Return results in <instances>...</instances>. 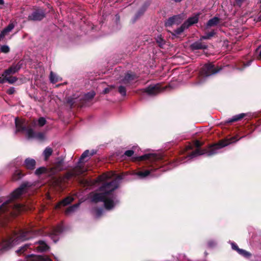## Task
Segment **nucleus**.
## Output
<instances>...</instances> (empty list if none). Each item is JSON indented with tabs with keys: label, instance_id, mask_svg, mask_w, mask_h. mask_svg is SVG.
I'll list each match as a JSON object with an SVG mask.
<instances>
[{
	"label": "nucleus",
	"instance_id": "obj_26",
	"mask_svg": "<svg viewBox=\"0 0 261 261\" xmlns=\"http://www.w3.org/2000/svg\"><path fill=\"white\" fill-rule=\"evenodd\" d=\"M81 173L82 171L81 170V169H80L79 171H77L76 169H74L72 171L68 172L66 174V176L67 178L69 179L73 177H76Z\"/></svg>",
	"mask_w": 261,
	"mask_h": 261
},
{
	"label": "nucleus",
	"instance_id": "obj_29",
	"mask_svg": "<svg viewBox=\"0 0 261 261\" xmlns=\"http://www.w3.org/2000/svg\"><path fill=\"white\" fill-rule=\"evenodd\" d=\"M24 176V174L21 170H18L15 171L13 176L14 180H18Z\"/></svg>",
	"mask_w": 261,
	"mask_h": 261
},
{
	"label": "nucleus",
	"instance_id": "obj_35",
	"mask_svg": "<svg viewBox=\"0 0 261 261\" xmlns=\"http://www.w3.org/2000/svg\"><path fill=\"white\" fill-rule=\"evenodd\" d=\"M125 85L121 84L118 87V92L121 94L122 96H125L126 95V89Z\"/></svg>",
	"mask_w": 261,
	"mask_h": 261
},
{
	"label": "nucleus",
	"instance_id": "obj_28",
	"mask_svg": "<svg viewBox=\"0 0 261 261\" xmlns=\"http://www.w3.org/2000/svg\"><path fill=\"white\" fill-rule=\"evenodd\" d=\"M29 233L28 232H24L21 231L20 233L17 236V240L24 241L29 239L28 236Z\"/></svg>",
	"mask_w": 261,
	"mask_h": 261
},
{
	"label": "nucleus",
	"instance_id": "obj_33",
	"mask_svg": "<svg viewBox=\"0 0 261 261\" xmlns=\"http://www.w3.org/2000/svg\"><path fill=\"white\" fill-rule=\"evenodd\" d=\"M145 11V10L141 7L136 13L133 19V22H135L139 18L142 16Z\"/></svg>",
	"mask_w": 261,
	"mask_h": 261
},
{
	"label": "nucleus",
	"instance_id": "obj_58",
	"mask_svg": "<svg viewBox=\"0 0 261 261\" xmlns=\"http://www.w3.org/2000/svg\"><path fill=\"white\" fill-rule=\"evenodd\" d=\"M4 3L5 2L4 0H0V5H3L4 4Z\"/></svg>",
	"mask_w": 261,
	"mask_h": 261
},
{
	"label": "nucleus",
	"instance_id": "obj_32",
	"mask_svg": "<svg viewBox=\"0 0 261 261\" xmlns=\"http://www.w3.org/2000/svg\"><path fill=\"white\" fill-rule=\"evenodd\" d=\"M30 245L25 244L24 245L19 247V248L16 251V253L18 255L23 254L29 248Z\"/></svg>",
	"mask_w": 261,
	"mask_h": 261
},
{
	"label": "nucleus",
	"instance_id": "obj_37",
	"mask_svg": "<svg viewBox=\"0 0 261 261\" xmlns=\"http://www.w3.org/2000/svg\"><path fill=\"white\" fill-rule=\"evenodd\" d=\"M47 172V169L45 167H41L37 169L35 171V174L37 176H40Z\"/></svg>",
	"mask_w": 261,
	"mask_h": 261
},
{
	"label": "nucleus",
	"instance_id": "obj_54",
	"mask_svg": "<svg viewBox=\"0 0 261 261\" xmlns=\"http://www.w3.org/2000/svg\"><path fill=\"white\" fill-rule=\"evenodd\" d=\"M255 51L257 53L259 51L258 55L256 57V59L258 60L261 61V45L258 46L255 50Z\"/></svg>",
	"mask_w": 261,
	"mask_h": 261
},
{
	"label": "nucleus",
	"instance_id": "obj_40",
	"mask_svg": "<svg viewBox=\"0 0 261 261\" xmlns=\"http://www.w3.org/2000/svg\"><path fill=\"white\" fill-rule=\"evenodd\" d=\"M90 155V151L89 150H85L81 155L79 160V163H82L84 161V160Z\"/></svg>",
	"mask_w": 261,
	"mask_h": 261
},
{
	"label": "nucleus",
	"instance_id": "obj_7",
	"mask_svg": "<svg viewBox=\"0 0 261 261\" xmlns=\"http://www.w3.org/2000/svg\"><path fill=\"white\" fill-rule=\"evenodd\" d=\"M15 124L16 128V132L27 131L31 128L29 126L28 121H26L24 119H19L16 117L15 119Z\"/></svg>",
	"mask_w": 261,
	"mask_h": 261
},
{
	"label": "nucleus",
	"instance_id": "obj_38",
	"mask_svg": "<svg viewBox=\"0 0 261 261\" xmlns=\"http://www.w3.org/2000/svg\"><path fill=\"white\" fill-rule=\"evenodd\" d=\"M49 79L50 82L55 84L59 81V78L58 76L56 75L53 71H51L50 73Z\"/></svg>",
	"mask_w": 261,
	"mask_h": 261
},
{
	"label": "nucleus",
	"instance_id": "obj_47",
	"mask_svg": "<svg viewBox=\"0 0 261 261\" xmlns=\"http://www.w3.org/2000/svg\"><path fill=\"white\" fill-rule=\"evenodd\" d=\"M187 157H179L176 159L175 163V166H177L178 165L184 162V160L186 159Z\"/></svg>",
	"mask_w": 261,
	"mask_h": 261
},
{
	"label": "nucleus",
	"instance_id": "obj_4",
	"mask_svg": "<svg viewBox=\"0 0 261 261\" xmlns=\"http://www.w3.org/2000/svg\"><path fill=\"white\" fill-rule=\"evenodd\" d=\"M115 198L112 195L94 193L91 196V201L95 203L103 202L105 208L107 210H111L115 207L116 203L117 202V201L116 202L114 201Z\"/></svg>",
	"mask_w": 261,
	"mask_h": 261
},
{
	"label": "nucleus",
	"instance_id": "obj_2",
	"mask_svg": "<svg viewBox=\"0 0 261 261\" xmlns=\"http://www.w3.org/2000/svg\"><path fill=\"white\" fill-rule=\"evenodd\" d=\"M32 184L28 181H24L22 182L21 185L16 189H15L11 194V198L5 201L0 206V213H4L8 211L10 208H13L15 207L17 209L19 210L20 206L18 205H15L12 203V201L18 198L20 195H21L24 192H25L26 189L28 188H30L32 186Z\"/></svg>",
	"mask_w": 261,
	"mask_h": 261
},
{
	"label": "nucleus",
	"instance_id": "obj_11",
	"mask_svg": "<svg viewBox=\"0 0 261 261\" xmlns=\"http://www.w3.org/2000/svg\"><path fill=\"white\" fill-rule=\"evenodd\" d=\"M182 21V17L180 15H176L168 18L165 21L166 27H171L174 24H179Z\"/></svg>",
	"mask_w": 261,
	"mask_h": 261
},
{
	"label": "nucleus",
	"instance_id": "obj_41",
	"mask_svg": "<svg viewBox=\"0 0 261 261\" xmlns=\"http://www.w3.org/2000/svg\"><path fill=\"white\" fill-rule=\"evenodd\" d=\"M90 155V151L89 150H85L81 155L79 160V163H82L84 161V160Z\"/></svg>",
	"mask_w": 261,
	"mask_h": 261
},
{
	"label": "nucleus",
	"instance_id": "obj_30",
	"mask_svg": "<svg viewBox=\"0 0 261 261\" xmlns=\"http://www.w3.org/2000/svg\"><path fill=\"white\" fill-rule=\"evenodd\" d=\"M22 65V62L21 61H19L17 63H14L10 66L13 68L14 70V72L16 73L18 72L19 70L21 69Z\"/></svg>",
	"mask_w": 261,
	"mask_h": 261
},
{
	"label": "nucleus",
	"instance_id": "obj_5",
	"mask_svg": "<svg viewBox=\"0 0 261 261\" xmlns=\"http://www.w3.org/2000/svg\"><path fill=\"white\" fill-rule=\"evenodd\" d=\"M223 67L222 66L215 65L213 63L205 64L199 71V77L200 80L214 75L219 72Z\"/></svg>",
	"mask_w": 261,
	"mask_h": 261
},
{
	"label": "nucleus",
	"instance_id": "obj_18",
	"mask_svg": "<svg viewBox=\"0 0 261 261\" xmlns=\"http://www.w3.org/2000/svg\"><path fill=\"white\" fill-rule=\"evenodd\" d=\"M74 199L71 196H67L60 202H59L56 205V209H60L61 206H65L71 203Z\"/></svg>",
	"mask_w": 261,
	"mask_h": 261
},
{
	"label": "nucleus",
	"instance_id": "obj_46",
	"mask_svg": "<svg viewBox=\"0 0 261 261\" xmlns=\"http://www.w3.org/2000/svg\"><path fill=\"white\" fill-rule=\"evenodd\" d=\"M38 122L40 126H43L46 124V120L44 117H40L38 120Z\"/></svg>",
	"mask_w": 261,
	"mask_h": 261
},
{
	"label": "nucleus",
	"instance_id": "obj_14",
	"mask_svg": "<svg viewBox=\"0 0 261 261\" xmlns=\"http://www.w3.org/2000/svg\"><path fill=\"white\" fill-rule=\"evenodd\" d=\"M18 80V77L13 75L2 76L0 77V84H4L7 82L9 84L12 85L16 82Z\"/></svg>",
	"mask_w": 261,
	"mask_h": 261
},
{
	"label": "nucleus",
	"instance_id": "obj_55",
	"mask_svg": "<svg viewBox=\"0 0 261 261\" xmlns=\"http://www.w3.org/2000/svg\"><path fill=\"white\" fill-rule=\"evenodd\" d=\"M15 92V89L14 87H10L9 89H8L7 91H6V93L8 94V95H12Z\"/></svg>",
	"mask_w": 261,
	"mask_h": 261
},
{
	"label": "nucleus",
	"instance_id": "obj_6",
	"mask_svg": "<svg viewBox=\"0 0 261 261\" xmlns=\"http://www.w3.org/2000/svg\"><path fill=\"white\" fill-rule=\"evenodd\" d=\"M46 16L45 11L43 9H37L28 16V20L31 21H41Z\"/></svg>",
	"mask_w": 261,
	"mask_h": 261
},
{
	"label": "nucleus",
	"instance_id": "obj_17",
	"mask_svg": "<svg viewBox=\"0 0 261 261\" xmlns=\"http://www.w3.org/2000/svg\"><path fill=\"white\" fill-rule=\"evenodd\" d=\"M200 15V13H196L194 16L189 17L184 22V24H186V26L187 27V28L198 22Z\"/></svg>",
	"mask_w": 261,
	"mask_h": 261
},
{
	"label": "nucleus",
	"instance_id": "obj_50",
	"mask_svg": "<svg viewBox=\"0 0 261 261\" xmlns=\"http://www.w3.org/2000/svg\"><path fill=\"white\" fill-rule=\"evenodd\" d=\"M150 4L151 1L150 0H147L144 3L143 5L141 6V8H142L143 9L146 11L147 8L150 6Z\"/></svg>",
	"mask_w": 261,
	"mask_h": 261
},
{
	"label": "nucleus",
	"instance_id": "obj_53",
	"mask_svg": "<svg viewBox=\"0 0 261 261\" xmlns=\"http://www.w3.org/2000/svg\"><path fill=\"white\" fill-rule=\"evenodd\" d=\"M231 248L233 250L236 251L238 253L239 252V250L241 249L239 248L238 246L234 242H232L231 243Z\"/></svg>",
	"mask_w": 261,
	"mask_h": 261
},
{
	"label": "nucleus",
	"instance_id": "obj_24",
	"mask_svg": "<svg viewBox=\"0 0 261 261\" xmlns=\"http://www.w3.org/2000/svg\"><path fill=\"white\" fill-rule=\"evenodd\" d=\"M153 170L154 169L151 168L149 170H146L144 171H138L136 173V175L140 178H143L149 175Z\"/></svg>",
	"mask_w": 261,
	"mask_h": 261
},
{
	"label": "nucleus",
	"instance_id": "obj_16",
	"mask_svg": "<svg viewBox=\"0 0 261 261\" xmlns=\"http://www.w3.org/2000/svg\"><path fill=\"white\" fill-rule=\"evenodd\" d=\"M95 95L94 92H90L84 95V96L80 99L81 101L80 107H82L87 102L92 100Z\"/></svg>",
	"mask_w": 261,
	"mask_h": 261
},
{
	"label": "nucleus",
	"instance_id": "obj_19",
	"mask_svg": "<svg viewBox=\"0 0 261 261\" xmlns=\"http://www.w3.org/2000/svg\"><path fill=\"white\" fill-rule=\"evenodd\" d=\"M64 169V160L63 159H60L58 161L56 162L53 167L51 168L53 172H60Z\"/></svg>",
	"mask_w": 261,
	"mask_h": 261
},
{
	"label": "nucleus",
	"instance_id": "obj_12",
	"mask_svg": "<svg viewBox=\"0 0 261 261\" xmlns=\"http://www.w3.org/2000/svg\"><path fill=\"white\" fill-rule=\"evenodd\" d=\"M27 136L29 139L35 138L40 141H42L44 139V134L43 133H35L32 128L28 129Z\"/></svg>",
	"mask_w": 261,
	"mask_h": 261
},
{
	"label": "nucleus",
	"instance_id": "obj_27",
	"mask_svg": "<svg viewBox=\"0 0 261 261\" xmlns=\"http://www.w3.org/2000/svg\"><path fill=\"white\" fill-rule=\"evenodd\" d=\"M53 152V150L52 148L50 147H46L44 151H43V155L44 156V160L47 161L49 158V156L52 154Z\"/></svg>",
	"mask_w": 261,
	"mask_h": 261
},
{
	"label": "nucleus",
	"instance_id": "obj_3",
	"mask_svg": "<svg viewBox=\"0 0 261 261\" xmlns=\"http://www.w3.org/2000/svg\"><path fill=\"white\" fill-rule=\"evenodd\" d=\"M100 180L102 181L101 185L99 187V194H105L107 195H112L113 192L116 190L119 186L122 177L118 175L117 177L111 181L107 179L108 178L107 175H104L100 177Z\"/></svg>",
	"mask_w": 261,
	"mask_h": 261
},
{
	"label": "nucleus",
	"instance_id": "obj_15",
	"mask_svg": "<svg viewBox=\"0 0 261 261\" xmlns=\"http://www.w3.org/2000/svg\"><path fill=\"white\" fill-rule=\"evenodd\" d=\"M201 41L202 40H200V39L199 41H196L192 43L190 46V48L192 50L207 49V45L204 43L202 42Z\"/></svg>",
	"mask_w": 261,
	"mask_h": 261
},
{
	"label": "nucleus",
	"instance_id": "obj_43",
	"mask_svg": "<svg viewBox=\"0 0 261 261\" xmlns=\"http://www.w3.org/2000/svg\"><path fill=\"white\" fill-rule=\"evenodd\" d=\"M63 227L61 225H58L53 228L52 232H53L54 233L57 235H59V234L63 232Z\"/></svg>",
	"mask_w": 261,
	"mask_h": 261
},
{
	"label": "nucleus",
	"instance_id": "obj_25",
	"mask_svg": "<svg viewBox=\"0 0 261 261\" xmlns=\"http://www.w3.org/2000/svg\"><path fill=\"white\" fill-rule=\"evenodd\" d=\"M188 29L187 27L186 26V24L182 23L181 25L178 28L176 29L172 33V35L176 36L180 35L185 29Z\"/></svg>",
	"mask_w": 261,
	"mask_h": 261
},
{
	"label": "nucleus",
	"instance_id": "obj_36",
	"mask_svg": "<svg viewBox=\"0 0 261 261\" xmlns=\"http://www.w3.org/2000/svg\"><path fill=\"white\" fill-rule=\"evenodd\" d=\"M238 253L246 258H249L252 256L251 253L242 249L239 250Z\"/></svg>",
	"mask_w": 261,
	"mask_h": 261
},
{
	"label": "nucleus",
	"instance_id": "obj_13",
	"mask_svg": "<svg viewBox=\"0 0 261 261\" xmlns=\"http://www.w3.org/2000/svg\"><path fill=\"white\" fill-rule=\"evenodd\" d=\"M36 165V161L32 158H27L22 165L23 167L27 170H33L35 169Z\"/></svg>",
	"mask_w": 261,
	"mask_h": 261
},
{
	"label": "nucleus",
	"instance_id": "obj_1",
	"mask_svg": "<svg viewBox=\"0 0 261 261\" xmlns=\"http://www.w3.org/2000/svg\"><path fill=\"white\" fill-rule=\"evenodd\" d=\"M236 137H233L229 139H226L219 141L218 143L210 145L206 148H200L203 145V143L199 140H195L194 142V146L197 148L194 151L191 152L188 157L190 159L198 155L206 154L207 156L213 155L218 152V150L228 145L237 141Z\"/></svg>",
	"mask_w": 261,
	"mask_h": 261
},
{
	"label": "nucleus",
	"instance_id": "obj_61",
	"mask_svg": "<svg viewBox=\"0 0 261 261\" xmlns=\"http://www.w3.org/2000/svg\"><path fill=\"white\" fill-rule=\"evenodd\" d=\"M259 21H261V14L258 16V18Z\"/></svg>",
	"mask_w": 261,
	"mask_h": 261
},
{
	"label": "nucleus",
	"instance_id": "obj_39",
	"mask_svg": "<svg viewBox=\"0 0 261 261\" xmlns=\"http://www.w3.org/2000/svg\"><path fill=\"white\" fill-rule=\"evenodd\" d=\"M79 205H80L79 203H77V204H74L71 206H70L65 211V214L66 215H67L70 213L74 212L75 211V210L79 207Z\"/></svg>",
	"mask_w": 261,
	"mask_h": 261
},
{
	"label": "nucleus",
	"instance_id": "obj_48",
	"mask_svg": "<svg viewBox=\"0 0 261 261\" xmlns=\"http://www.w3.org/2000/svg\"><path fill=\"white\" fill-rule=\"evenodd\" d=\"M57 236L58 235L55 234L53 232H51L49 234L50 238H51V240H53L54 243H57V241H58V238Z\"/></svg>",
	"mask_w": 261,
	"mask_h": 261
},
{
	"label": "nucleus",
	"instance_id": "obj_42",
	"mask_svg": "<svg viewBox=\"0 0 261 261\" xmlns=\"http://www.w3.org/2000/svg\"><path fill=\"white\" fill-rule=\"evenodd\" d=\"M156 43L160 47H163V45L165 44V41L161 35L158 36L155 39Z\"/></svg>",
	"mask_w": 261,
	"mask_h": 261
},
{
	"label": "nucleus",
	"instance_id": "obj_49",
	"mask_svg": "<svg viewBox=\"0 0 261 261\" xmlns=\"http://www.w3.org/2000/svg\"><path fill=\"white\" fill-rule=\"evenodd\" d=\"M150 4L151 1L150 0H147L144 3L143 5L141 6V8H142L143 9L146 11L147 8L150 6Z\"/></svg>",
	"mask_w": 261,
	"mask_h": 261
},
{
	"label": "nucleus",
	"instance_id": "obj_44",
	"mask_svg": "<svg viewBox=\"0 0 261 261\" xmlns=\"http://www.w3.org/2000/svg\"><path fill=\"white\" fill-rule=\"evenodd\" d=\"M77 98L73 97H68L67 100V102L70 105V107L72 108L76 105V100Z\"/></svg>",
	"mask_w": 261,
	"mask_h": 261
},
{
	"label": "nucleus",
	"instance_id": "obj_23",
	"mask_svg": "<svg viewBox=\"0 0 261 261\" xmlns=\"http://www.w3.org/2000/svg\"><path fill=\"white\" fill-rule=\"evenodd\" d=\"M246 116V114L245 113H241L237 115H235L232 117V118L228 119L226 121L225 123H231L234 122H237L241 120L243 118H244Z\"/></svg>",
	"mask_w": 261,
	"mask_h": 261
},
{
	"label": "nucleus",
	"instance_id": "obj_62",
	"mask_svg": "<svg viewBox=\"0 0 261 261\" xmlns=\"http://www.w3.org/2000/svg\"><path fill=\"white\" fill-rule=\"evenodd\" d=\"M260 2L261 3V0H260Z\"/></svg>",
	"mask_w": 261,
	"mask_h": 261
},
{
	"label": "nucleus",
	"instance_id": "obj_59",
	"mask_svg": "<svg viewBox=\"0 0 261 261\" xmlns=\"http://www.w3.org/2000/svg\"><path fill=\"white\" fill-rule=\"evenodd\" d=\"M251 62H252L251 61H249L245 65V66H249Z\"/></svg>",
	"mask_w": 261,
	"mask_h": 261
},
{
	"label": "nucleus",
	"instance_id": "obj_22",
	"mask_svg": "<svg viewBox=\"0 0 261 261\" xmlns=\"http://www.w3.org/2000/svg\"><path fill=\"white\" fill-rule=\"evenodd\" d=\"M38 246L36 247L37 250L40 252H44L47 251L49 249V247L43 241H39L37 243Z\"/></svg>",
	"mask_w": 261,
	"mask_h": 261
},
{
	"label": "nucleus",
	"instance_id": "obj_60",
	"mask_svg": "<svg viewBox=\"0 0 261 261\" xmlns=\"http://www.w3.org/2000/svg\"><path fill=\"white\" fill-rule=\"evenodd\" d=\"M243 0H236V2L237 3H241L242 2Z\"/></svg>",
	"mask_w": 261,
	"mask_h": 261
},
{
	"label": "nucleus",
	"instance_id": "obj_45",
	"mask_svg": "<svg viewBox=\"0 0 261 261\" xmlns=\"http://www.w3.org/2000/svg\"><path fill=\"white\" fill-rule=\"evenodd\" d=\"M0 51L4 54H8L10 52V47L7 45H4L1 46Z\"/></svg>",
	"mask_w": 261,
	"mask_h": 261
},
{
	"label": "nucleus",
	"instance_id": "obj_8",
	"mask_svg": "<svg viewBox=\"0 0 261 261\" xmlns=\"http://www.w3.org/2000/svg\"><path fill=\"white\" fill-rule=\"evenodd\" d=\"M137 78L135 73L132 72H127L124 77L121 79L119 83L120 84L128 86L130 85V83Z\"/></svg>",
	"mask_w": 261,
	"mask_h": 261
},
{
	"label": "nucleus",
	"instance_id": "obj_10",
	"mask_svg": "<svg viewBox=\"0 0 261 261\" xmlns=\"http://www.w3.org/2000/svg\"><path fill=\"white\" fill-rule=\"evenodd\" d=\"M161 90V87L159 85H150L145 89H142L143 92L146 93L149 95H155L159 93Z\"/></svg>",
	"mask_w": 261,
	"mask_h": 261
},
{
	"label": "nucleus",
	"instance_id": "obj_34",
	"mask_svg": "<svg viewBox=\"0 0 261 261\" xmlns=\"http://www.w3.org/2000/svg\"><path fill=\"white\" fill-rule=\"evenodd\" d=\"M15 73H16V72H14L13 68L10 66L8 69L4 71L2 74V76L13 75Z\"/></svg>",
	"mask_w": 261,
	"mask_h": 261
},
{
	"label": "nucleus",
	"instance_id": "obj_52",
	"mask_svg": "<svg viewBox=\"0 0 261 261\" xmlns=\"http://www.w3.org/2000/svg\"><path fill=\"white\" fill-rule=\"evenodd\" d=\"M103 213V210L101 208H96L95 209V214L97 217H100L102 215Z\"/></svg>",
	"mask_w": 261,
	"mask_h": 261
},
{
	"label": "nucleus",
	"instance_id": "obj_51",
	"mask_svg": "<svg viewBox=\"0 0 261 261\" xmlns=\"http://www.w3.org/2000/svg\"><path fill=\"white\" fill-rule=\"evenodd\" d=\"M134 154V151L133 150H128L125 151L124 155L128 157L132 156Z\"/></svg>",
	"mask_w": 261,
	"mask_h": 261
},
{
	"label": "nucleus",
	"instance_id": "obj_57",
	"mask_svg": "<svg viewBox=\"0 0 261 261\" xmlns=\"http://www.w3.org/2000/svg\"><path fill=\"white\" fill-rule=\"evenodd\" d=\"M96 153V151H95L94 150H92L91 152H90V155L92 156L93 155L95 154Z\"/></svg>",
	"mask_w": 261,
	"mask_h": 261
},
{
	"label": "nucleus",
	"instance_id": "obj_31",
	"mask_svg": "<svg viewBox=\"0 0 261 261\" xmlns=\"http://www.w3.org/2000/svg\"><path fill=\"white\" fill-rule=\"evenodd\" d=\"M215 34L216 32L214 30H213L208 33H206L205 35L200 37V40L210 39Z\"/></svg>",
	"mask_w": 261,
	"mask_h": 261
},
{
	"label": "nucleus",
	"instance_id": "obj_56",
	"mask_svg": "<svg viewBox=\"0 0 261 261\" xmlns=\"http://www.w3.org/2000/svg\"><path fill=\"white\" fill-rule=\"evenodd\" d=\"M114 88H115L114 86H111L109 88H106L103 90V93L107 94V93H109L111 90H112V89H113Z\"/></svg>",
	"mask_w": 261,
	"mask_h": 261
},
{
	"label": "nucleus",
	"instance_id": "obj_21",
	"mask_svg": "<svg viewBox=\"0 0 261 261\" xmlns=\"http://www.w3.org/2000/svg\"><path fill=\"white\" fill-rule=\"evenodd\" d=\"M221 19L220 18L215 16L210 19L206 23V28L208 29L210 27L217 26L220 22Z\"/></svg>",
	"mask_w": 261,
	"mask_h": 261
},
{
	"label": "nucleus",
	"instance_id": "obj_20",
	"mask_svg": "<svg viewBox=\"0 0 261 261\" xmlns=\"http://www.w3.org/2000/svg\"><path fill=\"white\" fill-rule=\"evenodd\" d=\"M14 27L15 25L13 23H10L1 31L0 33V41L3 40L4 37L14 28Z\"/></svg>",
	"mask_w": 261,
	"mask_h": 261
},
{
	"label": "nucleus",
	"instance_id": "obj_9",
	"mask_svg": "<svg viewBox=\"0 0 261 261\" xmlns=\"http://www.w3.org/2000/svg\"><path fill=\"white\" fill-rule=\"evenodd\" d=\"M160 159V157L159 155L153 154V153H148V154H145L143 155L140 156H137L134 158V161H146L148 160L149 161L152 162L156 160H158Z\"/></svg>",
	"mask_w": 261,
	"mask_h": 261
}]
</instances>
